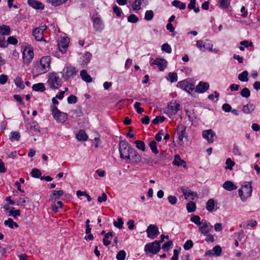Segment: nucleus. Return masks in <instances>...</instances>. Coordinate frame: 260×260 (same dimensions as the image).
<instances>
[{
    "mask_svg": "<svg viewBox=\"0 0 260 260\" xmlns=\"http://www.w3.org/2000/svg\"><path fill=\"white\" fill-rule=\"evenodd\" d=\"M196 46L202 52L206 51L217 52L215 50H213V45L208 40L205 41L198 40L197 41Z\"/></svg>",
    "mask_w": 260,
    "mask_h": 260,
    "instance_id": "obj_10",
    "label": "nucleus"
},
{
    "mask_svg": "<svg viewBox=\"0 0 260 260\" xmlns=\"http://www.w3.org/2000/svg\"><path fill=\"white\" fill-rule=\"evenodd\" d=\"M212 229V226L206 220H202V223L199 225V231L203 235L209 233Z\"/></svg>",
    "mask_w": 260,
    "mask_h": 260,
    "instance_id": "obj_15",
    "label": "nucleus"
},
{
    "mask_svg": "<svg viewBox=\"0 0 260 260\" xmlns=\"http://www.w3.org/2000/svg\"><path fill=\"white\" fill-rule=\"evenodd\" d=\"M113 11L118 17H121L123 14L121 9L116 5L113 7Z\"/></svg>",
    "mask_w": 260,
    "mask_h": 260,
    "instance_id": "obj_54",
    "label": "nucleus"
},
{
    "mask_svg": "<svg viewBox=\"0 0 260 260\" xmlns=\"http://www.w3.org/2000/svg\"><path fill=\"white\" fill-rule=\"evenodd\" d=\"M165 119H166V118L164 116H156L152 120V123L156 125V124H158L159 123H162L165 121Z\"/></svg>",
    "mask_w": 260,
    "mask_h": 260,
    "instance_id": "obj_56",
    "label": "nucleus"
},
{
    "mask_svg": "<svg viewBox=\"0 0 260 260\" xmlns=\"http://www.w3.org/2000/svg\"><path fill=\"white\" fill-rule=\"evenodd\" d=\"M63 194V192L61 190H52V194L51 195V198L54 199H58Z\"/></svg>",
    "mask_w": 260,
    "mask_h": 260,
    "instance_id": "obj_42",
    "label": "nucleus"
},
{
    "mask_svg": "<svg viewBox=\"0 0 260 260\" xmlns=\"http://www.w3.org/2000/svg\"><path fill=\"white\" fill-rule=\"evenodd\" d=\"M47 29L45 24H42L32 31V35L37 41H45L43 38V32Z\"/></svg>",
    "mask_w": 260,
    "mask_h": 260,
    "instance_id": "obj_11",
    "label": "nucleus"
},
{
    "mask_svg": "<svg viewBox=\"0 0 260 260\" xmlns=\"http://www.w3.org/2000/svg\"><path fill=\"white\" fill-rule=\"evenodd\" d=\"M193 245V242L190 240H188L185 242L183 248L185 250H188L192 247Z\"/></svg>",
    "mask_w": 260,
    "mask_h": 260,
    "instance_id": "obj_60",
    "label": "nucleus"
},
{
    "mask_svg": "<svg viewBox=\"0 0 260 260\" xmlns=\"http://www.w3.org/2000/svg\"><path fill=\"white\" fill-rule=\"evenodd\" d=\"M203 137L206 139L209 143H212L216 137L215 132L212 129L205 130L202 132Z\"/></svg>",
    "mask_w": 260,
    "mask_h": 260,
    "instance_id": "obj_18",
    "label": "nucleus"
},
{
    "mask_svg": "<svg viewBox=\"0 0 260 260\" xmlns=\"http://www.w3.org/2000/svg\"><path fill=\"white\" fill-rule=\"evenodd\" d=\"M132 159L134 163L138 164L142 160L141 156L134 149L131 155V159Z\"/></svg>",
    "mask_w": 260,
    "mask_h": 260,
    "instance_id": "obj_25",
    "label": "nucleus"
},
{
    "mask_svg": "<svg viewBox=\"0 0 260 260\" xmlns=\"http://www.w3.org/2000/svg\"><path fill=\"white\" fill-rule=\"evenodd\" d=\"M138 21V17L135 14H131L127 18V21L130 23H135Z\"/></svg>",
    "mask_w": 260,
    "mask_h": 260,
    "instance_id": "obj_58",
    "label": "nucleus"
},
{
    "mask_svg": "<svg viewBox=\"0 0 260 260\" xmlns=\"http://www.w3.org/2000/svg\"><path fill=\"white\" fill-rule=\"evenodd\" d=\"M27 4L29 6L36 10H43L44 9L43 4L36 0H27Z\"/></svg>",
    "mask_w": 260,
    "mask_h": 260,
    "instance_id": "obj_21",
    "label": "nucleus"
},
{
    "mask_svg": "<svg viewBox=\"0 0 260 260\" xmlns=\"http://www.w3.org/2000/svg\"><path fill=\"white\" fill-rule=\"evenodd\" d=\"M209 88V84L208 82L201 81L196 87V91L200 93L205 92Z\"/></svg>",
    "mask_w": 260,
    "mask_h": 260,
    "instance_id": "obj_19",
    "label": "nucleus"
},
{
    "mask_svg": "<svg viewBox=\"0 0 260 260\" xmlns=\"http://www.w3.org/2000/svg\"><path fill=\"white\" fill-rule=\"evenodd\" d=\"M177 86L188 93H190L194 89V85L186 80L178 82Z\"/></svg>",
    "mask_w": 260,
    "mask_h": 260,
    "instance_id": "obj_12",
    "label": "nucleus"
},
{
    "mask_svg": "<svg viewBox=\"0 0 260 260\" xmlns=\"http://www.w3.org/2000/svg\"><path fill=\"white\" fill-rule=\"evenodd\" d=\"M181 190L182 193L185 196V199H189V200H193L194 199V192L191 191L190 189L185 188V187H181Z\"/></svg>",
    "mask_w": 260,
    "mask_h": 260,
    "instance_id": "obj_24",
    "label": "nucleus"
},
{
    "mask_svg": "<svg viewBox=\"0 0 260 260\" xmlns=\"http://www.w3.org/2000/svg\"><path fill=\"white\" fill-rule=\"evenodd\" d=\"M147 234V237L154 239L159 234L158 228L154 224L149 225L146 230Z\"/></svg>",
    "mask_w": 260,
    "mask_h": 260,
    "instance_id": "obj_14",
    "label": "nucleus"
},
{
    "mask_svg": "<svg viewBox=\"0 0 260 260\" xmlns=\"http://www.w3.org/2000/svg\"><path fill=\"white\" fill-rule=\"evenodd\" d=\"M20 137V134L17 132H12L10 133V139L11 141H18Z\"/></svg>",
    "mask_w": 260,
    "mask_h": 260,
    "instance_id": "obj_50",
    "label": "nucleus"
},
{
    "mask_svg": "<svg viewBox=\"0 0 260 260\" xmlns=\"http://www.w3.org/2000/svg\"><path fill=\"white\" fill-rule=\"evenodd\" d=\"M235 163L234 161H233L230 158H228L226 159L225 161L226 165V169H229L230 170H232L233 169V167L234 166Z\"/></svg>",
    "mask_w": 260,
    "mask_h": 260,
    "instance_id": "obj_51",
    "label": "nucleus"
},
{
    "mask_svg": "<svg viewBox=\"0 0 260 260\" xmlns=\"http://www.w3.org/2000/svg\"><path fill=\"white\" fill-rule=\"evenodd\" d=\"M70 42V39L67 37H61L57 44L59 51L62 53H66Z\"/></svg>",
    "mask_w": 260,
    "mask_h": 260,
    "instance_id": "obj_13",
    "label": "nucleus"
},
{
    "mask_svg": "<svg viewBox=\"0 0 260 260\" xmlns=\"http://www.w3.org/2000/svg\"><path fill=\"white\" fill-rule=\"evenodd\" d=\"M14 82L15 85L17 87H18L21 89H23L24 88L25 86L24 85V82H23V81L22 78H21L19 76H17V77H16L14 79Z\"/></svg>",
    "mask_w": 260,
    "mask_h": 260,
    "instance_id": "obj_31",
    "label": "nucleus"
},
{
    "mask_svg": "<svg viewBox=\"0 0 260 260\" xmlns=\"http://www.w3.org/2000/svg\"><path fill=\"white\" fill-rule=\"evenodd\" d=\"M255 109V105L253 104L249 103L243 106L242 111L245 114H249Z\"/></svg>",
    "mask_w": 260,
    "mask_h": 260,
    "instance_id": "obj_28",
    "label": "nucleus"
},
{
    "mask_svg": "<svg viewBox=\"0 0 260 260\" xmlns=\"http://www.w3.org/2000/svg\"><path fill=\"white\" fill-rule=\"evenodd\" d=\"M78 71L71 64H66L62 72V76L64 80L73 79L77 74Z\"/></svg>",
    "mask_w": 260,
    "mask_h": 260,
    "instance_id": "obj_6",
    "label": "nucleus"
},
{
    "mask_svg": "<svg viewBox=\"0 0 260 260\" xmlns=\"http://www.w3.org/2000/svg\"><path fill=\"white\" fill-rule=\"evenodd\" d=\"M28 202V200L27 198H19L17 201V205L18 206L24 207Z\"/></svg>",
    "mask_w": 260,
    "mask_h": 260,
    "instance_id": "obj_49",
    "label": "nucleus"
},
{
    "mask_svg": "<svg viewBox=\"0 0 260 260\" xmlns=\"http://www.w3.org/2000/svg\"><path fill=\"white\" fill-rule=\"evenodd\" d=\"M88 136L85 132L83 130H80L76 135V138L79 141H85L88 139Z\"/></svg>",
    "mask_w": 260,
    "mask_h": 260,
    "instance_id": "obj_26",
    "label": "nucleus"
},
{
    "mask_svg": "<svg viewBox=\"0 0 260 260\" xmlns=\"http://www.w3.org/2000/svg\"><path fill=\"white\" fill-rule=\"evenodd\" d=\"M173 165L178 167H183L184 169L187 168L186 161L182 159L180 156L178 154H175L174 156Z\"/></svg>",
    "mask_w": 260,
    "mask_h": 260,
    "instance_id": "obj_20",
    "label": "nucleus"
},
{
    "mask_svg": "<svg viewBox=\"0 0 260 260\" xmlns=\"http://www.w3.org/2000/svg\"><path fill=\"white\" fill-rule=\"evenodd\" d=\"M153 12L152 10H147L145 12L144 19L147 21H150L153 19Z\"/></svg>",
    "mask_w": 260,
    "mask_h": 260,
    "instance_id": "obj_52",
    "label": "nucleus"
},
{
    "mask_svg": "<svg viewBox=\"0 0 260 260\" xmlns=\"http://www.w3.org/2000/svg\"><path fill=\"white\" fill-rule=\"evenodd\" d=\"M62 83V79L57 73L52 72L48 74L47 84L50 88L57 89L61 86Z\"/></svg>",
    "mask_w": 260,
    "mask_h": 260,
    "instance_id": "obj_3",
    "label": "nucleus"
},
{
    "mask_svg": "<svg viewBox=\"0 0 260 260\" xmlns=\"http://www.w3.org/2000/svg\"><path fill=\"white\" fill-rule=\"evenodd\" d=\"M190 221L198 225H200L202 223L200 217L196 215H193L191 217Z\"/></svg>",
    "mask_w": 260,
    "mask_h": 260,
    "instance_id": "obj_48",
    "label": "nucleus"
},
{
    "mask_svg": "<svg viewBox=\"0 0 260 260\" xmlns=\"http://www.w3.org/2000/svg\"><path fill=\"white\" fill-rule=\"evenodd\" d=\"M51 58L49 56L42 57L33 63L31 71L32 76L37 77L48 72L51 68Z\"/></svg>",
    "mask_w": 260,
    "mask_h": 260,
    "instance_id": "obj_1",
    "label": "nucleus"
},
{
    "mask_svg": "<svg viewBox=\"0 0 260 260\" xmlns=\"http://www.w3.org/2000/svg\"><path fill=\"white\" fill-rule=\"evenodd\" d=\"M134 149L125 141H121L119 144L120 157L125 160H131V155Z\"/></svg>",
    "mask_w": 260,
    "mask_h": 260,
    "instance_id": "obj_2",
    "label": "nucleus"
},
{
    "mask_svg": "<svg viewBox=\"0 0 260 260\" xmlns=\"http://www.w3.org/2000/svg\"><path fill=\"white\" fill-rule=\"evenodd\" d=\"M32 89L34 91L41 92L45 91L46 89L44 84L43 83H39L34 84L32 86Z\"/></svg>",
    "mask_w": 260,
    "mask_h": 260,
    "instance_id": "obj_33",
    "label": "nucleus"
},
{
    "mask_svg": "<svg viewBox=\"0 0 260 260\" xmlns=\"http://www.w3.org/2000/svg\"><path fill=\"white\" fill-rule=\"evenodd\" d=\"M166 79L171 83L177 82L178 80L177 74L175 72H170L168 74Z\"/></svg>",
    "mask_w": 260,
    "mask_h": 260,
    "instance_id": "obj_35",
    "label": "nucleus"
},
{
    "mask_svg": "<svg viewBox=\"0 0 260 260\" xmlns=\"http://www.w3.org/2000/svg\"><path fill=\"white\" fill-rule=\"evenodd\" d=\"M11 33L10 27L6 25H0V36H8Z\"/></svg>",
    "mask_w": 260,
    "mask_h": 260,
    "instance_id": "obj_27",
    "label": "nucleus"
},
{
    "mask_svg": "<svg viewBox=\"0 0 260 260\" xmlns=\"http://www.w3.org/2000/svg\"><path fill=\"white\" fill-rule=\"evenodd\" d=\"M172 5L175 7L178 8L180 10H184L186 8L185 3L178 0L173 1L172 2Z\"/></svg>",
    "mask_w": 260,
    "mask_h": 260,
    "instance_id": "obj_36",
    "label": "nucleus"
},
{
    "mask_svg": "<svg viewBox=\"0 0 260 260\" xmlns=\"http://www.w3.org/2000/svg\"><path fill=\"white\" fill-rule=\"evenodd\" d=\"M161 49L162 51L168 53H171L172 52V48L170 45H169L168 43L164 44L161 47Z\"/></svg>",
    "mask_w": 260,
    "mask_h": 260,
    "instance_id": "obj_59",
    "label": "nucleus"
},
{
    "mask_svg": "<svg viewBox=\"0 0 260 260\" xmlns=\"http://www.w3.org/2000/svg\"><path fill=\"white\" fill-rule=\"evenodd\" d=\"M223 188L226 190L231 191L236 190L237 186L231 181H226L222 184Z\"/></svg>",
    "mask_w": 260,
    "mask_h": 260,
    "instance_id": "obj_23",
    "label": "nucleus"
},
{
    "mask_svg": "<svg viewBox=\"0 0 260 260\" xmlns=\"http://www.w3.org/2000/svg\"><path fill=\"white\" fill-rule=\"evenodd\" d=\"M92 54L89 52H86L84 55L81 57L80 59L82 64L83 65L87 64L89 62L91 58Z\"/></svg>",
    "mask_w": 260,
    "mask_h": 260,
    "instance_id": "obj_30",
    "label": "nucleus"
},
{
    "mask_svg": "<svg viewBox=\"0 0 260 260\" xmlns=\"http://www.w3.org/2000/svg\"><path fill=\"white\" fill-rule=\"evenodd\" d=\"M80 76L81 78L87 83H90L92 82V79L90 76L88 74L87 71L85 70H82L80 72Z\"/></svg>",
    "mask_w": 260,
    "mask_h": 260,
    "instance_id": "obj_29",
    "label": "nucleus"
},
{
    "mask_svg": "<svg viewBox=\"0 0 260 260\" xmlns=\"http://www.w3.org/2000/svg\"><path fill=\"white\" fill-rule=\"evenodd\" d=\"M186 209L188 212L189 213L194 212L196 209V204L192 201H190L186 205Z\"/></svg>",
    "mask_w": 260,
    "mask_h": 260,
    "instance_id": "obj_40",
    "label": "nucleus"
},
{
    "mask_svg": "<svg viewBox=\"0 0 260 260\" xmlns=\"http://www.w3.org/2000/svg\"><path fill=\"white\" fill-rule=\"evenodd\" d=\"M144 250L147 254L150 253L155 254L160 250V245L159 244L158 241L155 240L151 243L146 244Z\"/></svg>",
    "mask_w": 260,
    "mask_h": 260,
    "instance_id": "obj_9",
    "label": "nucleus"
},
{
    "mask_svg": "<svg viewBox=\"0 0 260 260\" xmlns=\"http://www.w3.org/2000/svg\"><path fill=\"white\" fill-rule=\"evenodd\" d=\"M94 29L96 31H101L104 28V25L102 20L99 18H95L93 21Z\"/></svg>",
    "mask_w": 260,
    "mask_h": 260,
    "instance_id": "obj_22",
    "label": "nucleus"
},
{
    "mask_svg": "<svg viewBox=\"0 0 260 260\" xmlns=\"http://www.w3.org/2000/svg\"><path fill=\"white\" fill-rule=\"evenodd\" d=\"M68 1V0H47V2L54 7H56L66 3Z\"/></svg>",
    "mask_w": 260,
    "mask_h": 260,
    "instance_id": "obj_39",
    "label": "nucleus"
},
{
    "mask_svg": "<svg viewBox=\"0 0 260 260\" xmlns=\"http://www.w3.org/2000/svg\"><path fill=\"white\" fill-rule=\"evenodd\" d=\"M173 246V242L171 241H169L165 242L162 246V248L166 251H168Z\"/></svg>",
    "mask_w": 260,
    "mask_h": 260,
    "instance_id": "obj_63",
    "label": "nucleus"
},
{
    "mask_svg": "<svg viewBox=\"0 0 260 260\" xmlns=\"http://www.w3.org/2000/svg\"><path fill=\"white\" fill-rule=\"evenodd\" d=\"M150 62L151 64L156 65L160 71H163L168 65L167 61L161 58H157L155 59H151Z\"/></svg>",
    "mask_w": 260,
    "mask_h": 260,
    "instance_id": "obj_16",
    "label": "nucleus"
},
{
    "mask_svg": "<svg viewBox=\"0 0 260 260\" xmlns=\"http://www.w3.org/2000/svg\"><path fill=\"white\" fill-rule=\"evenodd\" d=\"M248 73L247 71H244L239 74L238 79L241 82H247L248 81Z\"/></svg>",
    "mask_w": 260,
    "mask_h": 260,
    "instance_id": "obj_37",
    "label": "nucleus"
},
{
    "mask_svg": "<svg viewBox=\"0 0 260 260\" xmlns=\"http://www.w3.org/2000/svg\"><path fill=\"white\" fill-rule=\"evenodd\" d=\"M149 146L153 153L155 154L158 153L159 151L157 149L156 143L155 141H151L149 144Z\"/></svg>",
    "mask_w": 260,
    "mask_h": 260,
    "instance_id": "obj_45",
    "label": "nucleus"
},
{
    "mask_svg": "<svg viewBox=\"0 0 260 260\" xmlns=\"http://www.w3.org/2000/svg\"><path fill=\"white\" fill-rule=\"evenodd\" d=\"M113 236V233L112 232H108L105 235L103 239V244L105 246H108L111 244V238Z\"/></svg>",
    "mask_w": 260,
    "mask_h": 260,
    "instance_id": "obj_34",
    "label": "nucleus"
},
{
    "mask_svg": "<svg viewBox=\"0 0 260 260\" xmlns=\"http://www.w3.org/2000/svg\"><path fill=\"white\" fill-rule=\"evenodd\" d=\"M67 101L70 104H75L77 101V98L75 95L72 94L68 98Z\"/></svg>",
    "mask_w": 260,
    "mask_h": 260,
    "instance_id": "obj_64",
    "label": "nucleus"
},
{
    "mask_svg": "<svg viewBox=\"0 0 260 260\" xmlns=\"http://www.w3.org/2000/svg\"><path fill=\"white\" fill-rule=\"evenodd\" d=\"M252 191L251 182L246 181L242 185L241 188L238 190L239 196L243 202H245L251 196Z\"/></svg>",
    "mask_w": 260,
    "mask_h": 260,
    "instance_id": "obj_4",
    "label": "nucleus"
},
{
    "mask_svg": "<svg viewBox=\"0 0 260 260\" xmlns=\"http://www.w3.org/2000/svg\"><path fill=\"white\" fill-rule=\"evenodd\" d=\"M4 224L10 229H14V228H17L18 227V224L10 218L4 221Z\"/></svg>",
    "mask_w": 260,
    "mask_h": 260,
    "instance_id": "obj_32",
    "label": "nucleus"
},
{
    "mask_svg": "<svg viewBox=\"0 0 260 260\" xmlns=\"http://www.w3.org/2000/svg\"><path fill=\"white\" fill-rule=\"evenodd\" d=\"M241 95L245 98H248L250 96V91L248 88H243L241 91Z\"/></svg>",
    "mask_w": 260,
    "mask_h": 260,
    "instance_id": "obj_53",
    "label": "nucleus"
},
{
    "mask_svg": "<svg viewBox=\"0 0 260 260\" xmlns=\"http://www.w3.org/2000/svg\"><path fill=\"white\" fill-rule=\"evenodd\" d=\"M180 109V105L177 102H171L167 106L165 111V113L167 114L170 118L172 117L177 114Z\"/></svg>",
    "mask_w": 260,
    "mask_h": 260,
    "instance_id": "obj_8",
    "label": "nucleus"
},
{
    "mask_svg": "<svg viewBox=\"0 0 260 260\" xmlns=\"http://www.w3.org/2000/svg\"><path fill=\"white\" fill-rule=\"evenodd\" d=\"M148 4V0H134L131 6L134 11H139L142 9Z\"/></svg>",
    "mask_w": 260,
    "mask_h": 260,
    "instance_id": "obj_17",
    "label": "nucleus"
},
{
    "mask_svg": "<svg viewBox=\"0 0 260 260\" xmlns=\"http://www.w3.org/2000/svg\"><path fill=\"white\" fill-rule=\"evenodd\" d=\"M213 253L215 256H219L221 254L222 249L220 246L217 245L213 248Z\"/></svg>",
    "mask_w": 260,
    "mask_h": 260,
    "instance_id": "obj_57",
    "label": "nucleus"
},
{
    "mask_svg": "<svg viewBox=\"0 0 260 260\" xmlns=\"http://www.w3.org/2000/svg\"><path fill=\"white\" fill-rule=\"evenodd\" d=\"M8 215L12 216L14 218H16L20 215V211L19 210H15L14 208H12L9 211Z\"/></svg>",
    "mask_w": 260,
    "mask_h": 260,
    "instance_id": "obj_41",
    "label": "nucleus"
},
{
    "mask_svg": "<svg viewBox=\"0 0 260 260\" xmlns=\"http://www.w3.org/2000/svg\"><path fill=\"white\" fill-rule=\"evenodd\" d=\"M231 0H218V4L223 9H227L230 5Z\"/></svg>",
    "mask_w": 260,
    "mask_h": 260,
    "instance_id": "obj_46",
    "label": "nucleus"
},
{
    "mask_svg": "<svg viewBox=\"0 0 260 260\" xmlns=\"http://www.w3.org/2000/svg\"><path fill=\"white\" fill-rule=\"evenodd\" d=\"M136 147L143 151L145 150V145L143 141L140 140H136L135 142Z\"/></svg>",
    "mask_w": 260,
    "mask_h": 260,
    "instance_id": "obj_44",
    "label": "nucleus"
},
{
    "mask_svg": "<svg viewBox=\"0 0 260 260\" xmlns=\"http://www.w3.org/2000/svg\"><path fill=\"white\" fill-rule=\"evenodd\" d=\"M123 223L124 222L121 217L118 218L117 220L114 221L113 222L114 225L119 229H121L122 228Z\"/></svg>",
    "mask_w": 260,
    "mask_h": 260,
    "instance_id": "obj_47",
    "label": "nucleus"
},
{
    "mask_svg": "<svg viewBox=\"0 0 260 260\" xmlns=\"http://www.w3.org/2000/svg\"><path fill=\"white\" fill-rule=\"evenodd\" d=\"M215 207V202L213 199H209L206 204V208L209 212H213Z\"/></svg>",
    "mask_w": 260,
    "mask_h": 260,
    "instance_id": "obj_38",
    "label": "nucleus"
},
{
    "mask_svg": "<svg viewBox=\"0 0 260 260\" xmlns=\"http://www.w3.org/2000/svg\"><path fill=\"white\" fill-rule=\"evenodd\" d=\"M34 56L33 48L30 46H25L22 52V59L24 64L28 66Z\"/></svg>",
    "mask_w": 260,
    "mask_h": 260,
    "instance_id": "obj_7",
    "label": "nucleus"
},
{
    "mask_svg": "<svg viewBox=\"0 0 260 260\" xmlns=\"http://www.w3.org/2000/svg\"><path fill=\"white\" fill-rule=\"evenodd\" d=\"M30 174L32 177L36 178H39L41 175L40 171L37 168L32 169Z\"/></svg>",
    "mask_w": 260,
    "mask_h": 260,
    "instance_id": "obj_55",
    "label": "nucleus"
},
{
    "mask_svg": "<svg viewBox=\"0 0 260 260\" xmlns=\"http://www.w3.org/2000/svg\"><path fill=\"white\" fill-rule=\"evenodd\" d=\"M126 256V253L124 250H120L118 252L116 255L117 260H124Z\"/></svg>",
    "mask_w": 260,
    "mask_h": 260,
    "instance_id": "obj_62",
    "label": "nucleus"
},
{
    "mask_svg": "<svg viewBox=\"0 0 260 260\" xmlns=\"http://www.w3.org/2000/svg\"><path fill=\"white\" fill-rule=\"evenodd\" d=\"M50 110L53 118L57 122L63 123L68 119V114L59 111L56 106L51 105Z\"/></svg>",
    "mask_w": 260,
    "mask_h": 260,
    "instance_id": "obj_5",
    "label": "nucleus"
},
{
    "mask_svg": "<svg viewBox=\"0 0 260 260\" xmlns=\"http://www.w3.org/2000/svg\"><path fill=\"white\" fill-rule=\"evenodd\" d=\"M63 204L61 201H57L56 204L52 205V209L54 212L57 213L59 211V209H61Z\"/></svg>",
    "mask_w": 260,
    "mask_h": 260,
    "instance_id": "obj_43",
    "label": "nucleus"
},
{
    "mask_svg": "<svg viewBox=\"0 0 260 260\" xmlns=\"http://www.w3.org/2000/svg\"><path fill=\"white\" fill-rule=\"evenodd\" d=\"M141 104L140 102H137L134 105V107L138 113L141 114L144 112V109L140 107Z\"/></svg>",
    "mask_w": 260,
    "mask_h": 260,
    "instance_id": "obj_61",
    "label": "nucleus"
}]
</instances>
